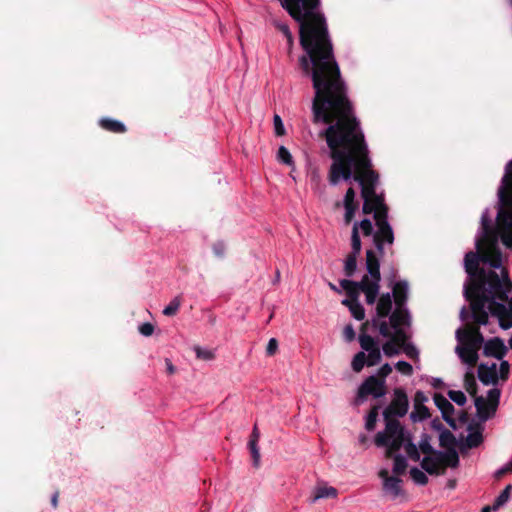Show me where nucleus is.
<instances>
[{
	"instance_id": "obj_1",
	"label": "nucleus",
	"mask_w": 512,
	"mask_h": 512,
	"mask_svg": "<svg viewBox=\"0 0 512 512\" xmlns=\"http://www.w3.org/2000/svg\"><path fill=\"white\" fill-rule=\"evenodd\" d=\"M300 44L304 50L299 66L309 77L315 92L312 101L314 123L328 124L324 137L332 160L328 182L337 186L341 182H357L363 199L362 212L373 213L377 230L369 218L354 221L351 243L362 246L363 236H372L377 251L384 254V244L394 241L393 229L388 221V206L384 193L376 192L379 174L372 169V160L359 120L348 99L347 87L335 59L327 27H301Z\"/></svg>"
},
{
	"instance_id": "obj_2",
	"label": "nucleus",
	"mask_w": 512,
	"mask_h": 512,
	"mask_svg": "<svg viewBox=\"0 0 512 512\" xmlns=\"http://www.w3.org/2000/svg\"><path fill=\"white\" fill-rule=\"evenodd\" d=\"M389 286L392 292L379 296L371 324L383 337H391L383 345L384 354L390 357L398 354V345L406 342L407 334L404 327L410 326L411 315L407 308L409 292L407 281H391Z\"/></svg>"
},
{
	"instance_id": "obj_3",
	"label": "nucleus",
	"mask_w": 512,
	"mask_h": 512,
	"mask_svg": "<svg viewBox=\"0 0 512 512\" xmlns=\"http://www.w3.org/2000/svg\"><path fill=\"white\" fill-rule=\"evenodd\" d=\"M366 270L368 275H364L360 281L340 280V286L347 295L344 300L359 301L360 292H363L368 305L377 304L381 281L380 262L372 249L366 251Z\"/></svg>"
},
{
	"instance_id": "obj_4",
	"label": "nucleus",
	"mask_w": 512,
	"mask_h": 512,
	"mask_svg": "<svg viewBox=\"0 0 512 512\" xmlns=\"http://www.w3.org/2000/svg\"><path fill=\"white\" fill-rule=\"evenodd\" d=\"M292 18L299 23V30L303 25H317L323 23L325 17L318 11L320 0H278Z\"/></svg>"
},
{
	"instance_id": "obj_5",
	"label": "nucleus",
	"mask_w": 512,
	"mask_h": 512,
	"mask_svg": "<svg viewBox=\"0 0 512 512\" xmlns=\"http://www.w3.org/2000/svg\"><path fill=\"white\" fill-rule=\"evenodd\" d=\"M385 429L374 438L375 445L385 447L389 452L397 451L412 437L397 419H384Z\"/></svg>"
},
{
	"instance_id": "obj_6",
	"label": "nucleus",
	"mask_w": 512,
	"mask_h": 512,
	"mask_svg": "<svg viewBox=\"0 0 512 512\" xmlns=\"http://www.w3.org/2000/svg\"><path fill=\"white\" fill-rule=\"evenodd\" d=\"M386 394L385 380L379 379L378 377L371 375L367 377L362 384L359 386L357 395L354 399V405L358 406L362 404L368 396L374 398L383 397Z\"/></svg>"
},
{
	"instance_id": "obj_7",
	"label": "nucleus",
	"mask_w": 512,
	"mask_h": 512,
	"mask_svg": "<svg viewBox=\"0 0 512 512\" xmlns=\"http://www.w3.org/2000/svg\"><path fill=\"white\" fill-rule=\"evenodd\" d=\"M501 396V391L498 388H492L487 392V400L482 396L475 398V408L477 416L482 422L492 418L497 410Z\"/></svg>"
},
{
	"instance_id": "obj_8",
	"label": "nucleus",
	"mask_w": 512,
	"mask_h": 512,
	"mask_svg": "<svg viewBox=\"0 0 512 512\" xmlns=\"http://www.w3.org/2000/svg\"><path fill=\"white\" fill-rule=\"evenodd\" d=\"M409 408V401L406 392L402 388H396L391 403L384 409V419H395L403 417Z\"/></svg>"
},
{
	"instance_id": "obj_9",
	"label": "nucleus",
	"mask_w": 512,
	"mask_h": 512,
	"mask_svg": "<svg viewBox=\"0 0 512 512\" xmlns=\"http://www.w3.org/2000/svg\"><path fill=\"white\" fill-rule=\"evenodd\" d=\"M368 325V322L363 324L362 330ZM359 343L362 350L367 352V366L377 365L381 360V352L378 342L369 334L361 331L359 335Z\"/></svg>"
},
{
	"instance_id": "obj_10",
	"label": "nucleus",
	"mask_w": 512,
	"mask_h": 512,
	"mask_svg": "<svg viewBox=\"0 0 512 512\" xmlns=\"http://www.w3.org/2000/svg\"><path fill=\"white\" fill-rule=\"evenodd\" d=\"M456 338L458 342L464 343L478 351L485 343L484 336L480 332L479 327L459 328L456 331Z\"/></svg>"
},
{
	"instance_id": "obj_11",
	"label": "nucleus",
	"mask_w": 512,
	"mask_h": 512,
	"mask_svg": "<svg viewBox=\"0 0 512 512\" xmlns=\"http://www.w3.org/2000/svg\"><path fill=\"white\" fill-rule=\"evenodd\" d=\"M343 206L345 212L343 221L345 225L352 223L355 214L359 208V204L356 201V192L353 187H349L343 197L342 202H337L336 207Z\"/></svg>"
},
{
	"instance_id": "obj_12",
	"label": "nucleus",
	"mask_w": 512,
	"mask_h": 512,
	"mask_svg": "<svg viewBox=\"0 0 512 512\" xmlns=\"http://www.w3.org/2000/svg\"><path fill=\"white\" fill-rule=\"evenodd\" d=\"M508 352L504 341L499 337H494L485 341L483 346V355L502 360Z\"/></svg>"
},
{
	"instance_id": "obj_13",
	"label": "nucleus",
	"mask_w": 512,
	"mask_h": 512,
	"mask_svg": "<svg viewBox=\"0 0 512 512\" xmlns=\"http://www.w3.org/2000/svg\"><path fill=\"white\" fill-rule=\"evenodd\" d=\"M478 378L483 385H495L498 382L497 364L481 363L478 366Z\"/></svg>"
},
{
	"instance_id": "obj_14",
	"label": "nucleus",
	"mask_w": 512,
	"mask_h": 512,
	"mask_svg": "<svg viewBox=\"0 0 512 512\" xmlns=\"http://www.w3.org/2000/svg\"><path fill=\"white\" fill-rule=\"evenodd\" d=\"M483 430L480 424L468 426V434L463 442V447L473 449L479 447L483 443Z\"/></svg>"
},
{
	"instance_id": "obj_15",
	"label": "nucleus",
	"mask_w": 512,
	"mask_h": 512,
	"mask_svg": "<svg viewBox=\"0 0 512 512\" xmlns=\"http://www.w3.org/2000/svg\"><path fill=\"white\" fill-rule=\"evenodd\" d=\"M441 451L433 452L429 455H425L421 460V468L430 475L440 474L441 464Z\"/></svg>"
},
{
	"instance_id": "obj_16",
	"label": "nucleus",
	"mask_w": 512,
	"mask_h": 512,
	"mask_svg": "<svg viewBox=\"0 0 512 512\" xmlns=\"http://www.w3.org/2000/svg\"><path fill=\"white\" fill-rule=\"evenodd\" d=\"M434 403L441 411L442 418L450 425L453 423L454 406L442 394H435L433 397Z\"/></svg>"
},
{
	"instance_id": "obj_17",
	"label": "nucleus",
	"mask_w": 512,
	"mask_h": 512,
	"mask_svg": "<svg viewBox=\"0 0 512 512\" xmlns=\"http://www.w3.org/2000/svg\"><path fill=\"white\" fill-rule=\"evenodd\" d=\"M455 352L461 359V361L469 366H473L477 363L479 355L478 350L461 343L456 346Z\"/></svg>"
},
{
	"instance_id": "obj_18",
	"label": "nucleus",
	"mask_w": 512,
	"mask_h": 512,
	"mask_svg": "<svg viewBox=\"0 0 512 512\" xmlns=\"http://www.w3.org/2000/svg\"><path fill=\"white\" fill-rule=\"evenodd\" d=\"M338 491L332 486H328L324 482H319L313 490V496L310 498V504L316 503L320 499L336 498Z\"/></svg>"
},
{
	"instance_id": "obj_19",
	"label": "nucleus",
	"mask_w": 512,
	"mask_h": 512,
	"mask_svg": "<svg viewBox=\"0 0 512 512\" xmlns=\"http://www.w3.org/2000/svg\"><path fill=\"white\" fill-rule=\"evenodd\" d=\"M362 246L355 247L354 243H351V252L347 255L344 261V274L346 277L351 278L357 271V257L361 252Z\"/></svg>"
},
{
	"instance_id": "obj_20",
	"label": "nucleus",
	"mask_w": 512,
	"mask_h": 512,
	"mask_svg": "<svg viewBox=\"0 0 512 512\" xmlns=\"http://www.w3.org/2000/svg\"><path fill=\"white\" fill-rule=\"evenodd\" d=\"M259 439H260V432L258 430L257 425L255 424L252 429V433L250 435L249 441H248V449L251 453L253 466L255 468H258L260 466V460H261L260 449L258 446Z\"/></svg>"
},
{
	"instance_id": "obj_21",
	"label": "nucleus",
	"mask_w": 512,
	"mask_h": 512,
	"mask_svg": "<svg viewBox=\"0 0 512 512\" xmlns=\"http://www.w3.org/2000/svg\"><path fill=\"white\" fill-rule=\"evenodd\" d=\"M379 476L383 478V486L384 489L392 493L394 497H397L401 494V479L398 477L391 476L389 477L387 475L386 470H381L379 473Z\"/></svg>"
},
{
	"instance_id": "obj_22",
	"label": "nucleus",
	"mask_w": 512,
	"mask_h": 512,
	"mask_svg": "<svg viewBox=\"0 0 512 512\" xmlns=\"http://www.w3.org/2000/svg\"><path fill=\"white\" fill-rule=\"evenodd\" d=\"M441 464L443 466H449L451 468H457L459 465V455L455 449H449L447 451H441Z\"/></svg>"
},
{
	"instance_id": "obj_23",
	"label": "nucleus",
	"mask_w": 512,
	"mask_h": 512,
	"mask_svg": "<svg viewBox=\"0 0 512 512\" xmlns=\"http://www.w3.org/2000/svg\"><path fill=\"white\" fill-rule=\"evenodd\" d=\"M341 303L348 307L351 315L353 318H355L358 321H361L365 318V309L363 305L360 303V301H348V300H342Z\"/></svg>"
},
{
	"instance_id": "obj_24",
	"label": "nucleus",
	"mask_w": 512,
	"mask_h": 512,
	"mask_svg": "<svg viewBox=\"0 0 512 512\" xmlns=\"http://www.w3.org/2000/svg\"><path fill=\"white\" fill-rule=\"evenodd\" d=\"M99 123L102 128L114 133H124L126 131L125 125L118 120L102 118Z\"/></svg>"
},
{
	"instance_id": "obj_25",
	"label": "nucleus",
	"mask_w": 512,
	"mask_h": 512,
	"mask_svg": "<svg viewBox=\"0 0 512 512\" xmlns=\"http://www.w3.org/2000/svg\"><path fill=\"white\" fill-rule=\"evenodd\" d=\"M430 417L429 409L425 405L419 403L414 404V409L410 414V419L413 422H422Z\"/></svg>"
},
{
	"instance_id": "obj_26",
	"label": "nucleus",
	"mask_w": 512,
	"mask_h": 512,
	"mask_svg": "<svg viewBox=\"0 0 512 512\" xmlns=\"http://www.w3.org/2000/svg\"><path fill=\"white\" fill-rule=\"evenodd\" d=\"M511 490H512V485L508 484L503 489V491L496 497V499L493 503L494 511L498 510L500 507L504 506L508 502V500L510 498Z\"/></svg>"
},
{
	"instance_id": "obj_27",
	"label": "nucleus",
	"mask_w": 512,
	"mask_h": 512,
	"mask_svg": "<svg viewBox=\"0 0 512 512\" xmlns=\"http://www.w3.org/2000/svg\"><path fill=\"white\" fill-rule=\"evenodd\" d=\"M277 160L287 166L294 168L295 163L289 150L285 146H280L277 152Z\"/></svg>"
},
{
	"instance_id": "obj_28",
	"label": "nucleus",
	"mask_w": 512,
	"mask_h": 512,
	"mask_svg": "<svg viewBox=\"0 0 512 512\" xmlns=\"http://www.w3.org/2000/svg\"><path fill=\"white\" fill-rule=\"evenodd\" d=\"M464 387L470 395H475L477 392V383L473 372L467 371L464 375Z\"/></svg>"
},
{
	"instance_id": "obj_29",
	"label": "nucleus",
	"mask_w": 512,
	"mask_h": 512,
	"mask_svg": "<svg viewBox=\"0 0 512 512\" xmlns=\"http://www.w3.org/2000/svg\"><path fill=\"white\" fill-rule=\"evenodd\" d=\"M393 460V473L395 475L403 474L407 468L406 458L401 454H396Z\"/></svg>"
},
{
	"instance_id": "obj_30",
	"label": "nucleus",
	"mask_w": 512,
	"mask_h": 512,
	"mask_svg": "<svg viewBox=\"0 0 512 512\" xmlns=\"http://www.w3.org/2000/svg\"><path fill=\"white\" fill-rule=\"evenodd\" d=\"M365 365H367V355L364 351H360L352 359V369L355 372H360Z\"/></svg>"
},
{
	"instance_id": "obj_31",
	"label": "nucleus",
	"mask_w": 512,
	"mask_h": 512,
	"mask_svg": "<svg viewBox=\"0 0 512 512\" xmlns=\"http://www.w3.org/2000/svg\"><path fill=\"white\" fill-rule=\"evenodd\" d=\"M410 476L412 478V480L417 484V485H426L428 483V477L427 475L425 474V472L423 471V469H419L417 467H412L410 469Z\"/></svg>"
},
{
	"instance_id": "obj_32",
	"label": "nucleus",
	"mask_w": 512,
	"mask_h": 512,
	"mask_svg": "<svg viewBox=\"0 0 512 512\" xmlns=\"http://www.w3.org/2000/svg\"><path fill=\"white\" fill-rule=\"evenodd\" d=\"M405 449L408 457L417 462L420 460V453L417 446L413 443L412 437L402 446Z\"/></svg>"
},
{
	"instance_id": "obj_33",
	"label": "nucleus",
	"mask_w": 512,
	"mask_h": 512,
	"mask_svg": "<svg viewBox=\"0 0 512 512\" xmlns=\"http://www.w3.org/2000/svg\"><path fill=\"white\" fill-rule=\"evenodd\" d=\"M181 306V299L179 296L174 297L170 303L163 309L165 316H174Z\"/></svg>"
},
{
	"instance_id": "obj_34",
	"label": "nucleus",
	"mask_w": 512,
	"mask_h": 512,
	"mask_svg": "<svg viewBox=\"0 0 512 512\" xmlns=\"http://www.w3.org/2000/svg\"><path fill=\"white\" fill-rule=\"evenodd\" d=\"M275 26L286 38L288 50L290 51L292 48V45H293V35H292L288 25L285 23H282V22H275Z\"/></svg>"
},
{
	"instance_id": "obj_35",
	"label": "nucleus",
	"mask_w": 512,
	"mask_h": 512,
	"mask_svg": "<svg viewBox=\"0 0 512 512\" xmlns=\"http://www.w3.org/2000/svg\"><path fill=\"white\" fill-rule=\"evenodd\" d=\"M378 418V407H373L370 412L366 416L365 420V428L368 431H372L375 429L376 422Z\"/></svg>"
},
{
	"instance_id": "obj_36",
	"label": "nucleus",
	"mask_w": 512,
	"mask_h": 512,
	"mask_svg": "<svg viewBox=\"0 0 512 512\" xmlns=\"http://www.w3.org/2000/svg\"><path fill=\"white\" fill-rule=\"evenodd\" d=\"M448 397L459 406H464L467 401L465 394L460 390H450Z\"/></svg>"
},
{
	"instance_id": "obj_37",
	"label": "nucleus",
	"mask_w": 512,
	"mask_h": 512,
	"mask_svg": "<svg viewBox=\"0 0 512 512\" xmlns=\"http://www.w3.org/2000/svg\"><path fill=\"white\" fill-rule=\"evenodd\" d=\"M395 368L398 372H400L403 375L410 376L413 373V367L410 363L400 360L395 364Z\"/></svg>"
},
{
	"instance_id": "obj_38",
	"label": "nucleus",
	"mask_w": 512,
	"mask_h": 512,
	"mask_svg": "<svg viewBox=\"0 0 512 512\" xmlns=\"http://www.w3.org/2000/svg\"><path fill=\"white\" fill-rule=\"evenodd\" d=\"M498 371V378L502 379V380H507L508 377H509V373H510V364L507 360H501L500 362V365H499V370Z\"/></svg>"
},
{
	"instance_id": "obj_39",
	"label": "nucleus",
	"mask_w": 512,
	"mask_h": 512,
	"mask_svg": "<svg viewBox=\"0 0 512 512\" xmlns=\"http://www.w3.org/2000/svg\"><path fill=\"white\" fill-rule=\"evenodd\" d=\"M274 131L277 136H283L285 134V127L281 117L275 114L273 117Z\"/></svg>"
},
{
	"instance_id": "obj_40",
	"label": "nucleus",
	"mask_w": 512,
	"mask_h": 512,
	"mask_svg": "<svg viewBox=\"0 0 512 512\" xmlns=\"http://www.w3.org/2000/svg\"><path fill=\"white\" fill-rule=\"evenodd\" d=\"M197 358L203 360H212L214 358V353L211 350L201 348L196 346L194 348Z\"/></svg>"
},
{
	"instance_id": "obj_41",
	"label": "nucleus",
	"mask_w": 512,
	"mask_h": 512,
	"mask_svg": "<svg viewBox=\"0 0 512 512\" xmlns=\"http://www.w3.org/2000/svg\"><path fill=\"white\" fill-rule=\"evenodd\" d=\"M419 449L424 454H427V455L437 451V450H434V448L430 444V440H429V437L427 435H425V437L421 439V441L419 443Z\"/></svg>"
},
{
	"instance_id": "obj_42",
	"label": "nucleus",
	"mask_w": 512,
	"mask_h": 512,
	"mask_svg": "<svg viewBox=\"0 0 512 512\" xmlns=\"http://www.w3.org/2000/svg\"><path fill=\"white\" fill-rule=\"evenodd\" d=\"M403 346V351L404 353L406 354L407 357L409 358H412V359H417L418 356H419V351L418 349L411 343H407V344H401Z\"/></svg>"
},
{
	"instance_id": "obj_43",
	"label": "nucleus",
	"mask_w": 512,
	"mask_h": 512,
	"mask_svg": "<svg viewBox=\"0 0 512 512\" xmlns=\"http://www.w3.org/2000/svg\"><path fill=\"white\" fill-rule=\"evenodd\" d=\"M512 472V460H510L509 462H507L506 464H504L503 466H501L500 468H498L495 472H494V477L496 479H500L502 476H504L506 473H510Z\"/></svg>"
},
{
	"instance_id": "obj_44",
	"label": "nucleus",
	"mask_w": 512,
	"mask_h": 512,
	"mask_svg": "<svg viewBox=\"0 0 512 512\" xmlns=\"http://www.w3.org/2000/svg\"><path fill=\"white\" fill-rule=\"evenodd\" d=\"M343 337H344L345 341H347V342H352L355 339L356 333L351 324H348L344 327Z\"/></svg>"
},
{
	"instance_id": "obj_45",
	"label": "nucleus",
	"mask_w": 512,
	"mask_h": 512,
	"mask_svg": "<svg viewBox=\"0 0 512 512\" xmlns=\"http://www.w3.org/2000/svg\"><path fill=\"white\" fill-rule=\"evenodd\" d=\"M138 329L139 332L146 337L151 336L154 332V326L149 322L142 323Z\"/></svg>"
},
{
	"instance_id": "obj_46",
	"label": "nucleus",
	"mask_w": 512,
	"mask_h": 512,
	"mask_svg": "<svg viewBox=\"0 0 512 512\" xmlns=\"http://www.w3.org/2000/svg\"><path fill=\"white\" fill-rule=\"evenodd\" d=\"M278 349V342L275 338H271L268 341L267 347H266V353L269 356H272L276 353Z\"/></svg>"
},
{
	"instance_id": "obj_47",
	"label": "nucleus",
	"mask_w": 512,
	"mask_h": 512,
	"mask_svg": "<svg viewBox=\"0 0 512 512\" xmlns=\"http://www.w3.org/2000/svg\"><path fill=\"white\" fill-rule=\"evenodd\" d=\"M225 243L223 241H218L213 245V252L216 256L222 257L225 252Z\"/></svg>"
},
{
	"instance_id": "obj_48",
	"label": "nucleus",
	"mask_w": 512,
	"mask_h": 512,
	"mask_svg": "<svg viewBox=\"0 0 512 512\" xmlns=\"http://www.w3.org/2000/svg\"><path fill=\"white\" fill-rule=\"evenodd\" d=\"M392 371V367L386 363L384 365H382L379 369V375L381 376L380 379H384L385 380V377H387Z\"/></svg>"
},
{
	"instance_id": "obj_49",
	"label": "nucleus",
	"mask_w": 512,
	"mask_h": 512,
	"mask_svg": "<svg viewBox=\"0 0 512 512\" xmlns=\"http://www.w3.org/2000/svg\"><path fill=\"white\" fill-rule=\"evenodd\" d=\"M415 403H419L420 405H424V402L428 401L427 396L422 391H417L415 394Z\"/></svg>"
},
{
	"instance_id": "obj_50",
	"label": "nucleus",
	"mask_w": 512,
	"mask_h": 512,
	"mask_svg": "<svg viewBox=\"0 0 512 512\" xmlns=\"http://www.w3.org/2000/svg\"><path fill=\"white\" fill-rule=\"evenodd\" d=\"M58 495V492H55L51 497V504L54 508H56L58 505Z\"/></svg>"
},
{
	"instance_id": "obj_51",
	"label": "nucleus",
	"mask_w": 512,
	"mask_h": 512,
	"mask_svg": "<svg viewBox=\"0 0 512 512\" xmlns=\"http://www.w3.org/2000/svg\"><path fill=\"white\" fill-rule=\"evenodd\" d=\"M166 365H167L168 373L169 374H173L174 371H175V368H174L172 362L169 359H166Z\"/></svg>"
},
{
	"instance_id": "obj_52",
	"label": "nucleus",
	"mask_w": 512,
	"mask_h": 512,
	"mask_svg": "<svg viewBox=\"0 0 512 512\" xmlns=\"http://www.w3.org/2000/svg\"><path fill=\"white\" fill-rule=\"evenodd\" d=\"M468 316H469V312L466 310L465 307H463L460 311L461 320H466Z\"/></svg>"
},
{
	"instance_id": "obj_53",
	"label": "nucleus",
	"mask_w": 512,
	"mask_h": 512,
	"mask_svg": "<svg viewBox=\"0 0 512 512\" xmlns=\"http://www.w3.org/2000/svg\"><path fill=\"white\" fill-rule=\"evenodd\" d=\"M432 384L434 387L437 388V387H440L443 384V382L440 378H434Z\"/></svg>"
},
{
	"instance_id": "obj_54",
	"label": "nucleus",
	"mask_w": 512,
	"mask_h": 512,
	"mask_svg": "<svg viewBox=\"0 0 512 512\" xmlns=\"http://www.w3.org/2000/svg\"><path fill=\"white\" fill-rule=\"evenodd\" d=\"M328 285H329L331 290H333V291H335L337 293H341V290L336 285H334L333 283L329 282Z\"/></svg>"
},
{
	"instance_id": "obj_55",
	"label": "nucleus",
	"mask_w": 512,
	"mask_h": 512,
	"mask_svg": "<svg viewBox=\"0 0 512 512\" xmlns=\"http://www.w3.org/2000/svg\"><path fill=\"white\" fill-rule=\"evenodd\" d=\"M492 511H494L493 505L491 507L490 506L484 507L481 512H492Z\"/></svg>"
},
{
	"instance_id": "obj_56",
	"label": "nucleus",
	"mask_w": 512,
	"mask_h": 512,
	"mask_svg": "<svg viewBox=\"0 0 512 512\" xmlns=\"http://www.w3.org/2000/svg\"><path fill=\"white\" fill-rule=\"evenodd\" d=\"M279 278H280V272H279V270H277L276 271V276H275L276 281H278Z\"/></svg>"
},
{
	"instance_id": "obj_57",
	"label": "nucleus",
	"mask_w": 512,
	"mask_h": 512,
	"mask_svg": "<svg viewBox=\"0 0 512 512\" xmlns=\"http://www.w3.org/2000/svg\"><path fill=\"white\" fill-rule=\"evenodd\" d=\"M508 345L509 347L512 349V336L510 337V339L508 340Z\"/></svg>"
}]
</instances>
